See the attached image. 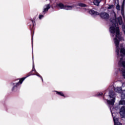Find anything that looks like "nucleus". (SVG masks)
<instances>
[{"mask_svg": "<svg viewBox=\"0 0 125 125\" xmlns=\"http://www.w3.org/2000/svg\"><path fill=\"white\" fill-rule=\"evenodd\" d=\"M117 55V58L120 59L118 64L120 67L119 71H122L123 78L125 79V61L124 56H125V52H116Z\"/></svg>", "mask_w": 125, "mask_h": 125, "instance_id": "1", "label": "nucleus"}, {"mask_svg": "<svg viewBox=\"0 0 125 125\" xmlns=\"http://www.w3.org/2000/svg\"><path fill=\"white\" fill-rule=\"evenodd\" d=\"M116 92H121V100L119 102V105H125V90L122 91V87H117L115 89Z\"/></svg>", "mask_w": 125, "mask_h": 125, "instance_id": "2", "label": "nucleus"}, {"mask_svg": "<svg viewBox=\"0 0 125 125\" xmlns=\"http://www.w3.org/2000/svg\"><path fill=\"white\" fill-rule=\"evenodd\" d=\"M110 112L112 115V117L113 118V121L114 123V125H123L122 123L119 122V118L114 116V113L113 112V110L114 113L117 112V110H118V107H115V108H113V107L110 108Z\"/></svg>", "mask_w": 125, "mask_h": 125, "instance_id": "3", "label": "nucleus"}, {"mask_svg": "<svg viewBox=\"0 0 125 125\" xmlns=\"http://www.w3.org/2000/svg\"><path fill=\"white\" fill-rule=\"evenodd\" d=\"M57 6L58 7H60L61 9H65V10H72L74 7H75L76 6L75 5H64L63 3H59L57 5Z\"/></svg>", "mask_w": 125, "mask_h": 125, "instance_id": "4", "label": "nucleus"}, {"mask_svg": "<svg viewBox=\"0 0 125 125\" xmlns=\"http://www.w3.org/2000/svg\"><path fill=\"white\" fill-rule=\"evenodd\" d=\"M29 76H30V75H28L26 77L21 78V80H20L19 83H12L11 85L13 86V87L12 88V91H14V90H16V89H17V86H18L19 85L20 83L21 84V83H23V82H24V80H25V79H26L27 78H28V77H29Z\"/></svg>", "mask_w": 125, "mask_h": 125, "instance_id": "5", "label": "nucleus"}, {"mask_svg": "<svg viewBox=\"0 0 125 125\" xmlns=\"http://www.w3.org/2000/svg\"><path fill=\"white\" fill-rule=\"evenodd\" d=\"M109 98L110 100H107V103L109 105H111V106H114V104H115V101L116 100V97L115 96V95L113 94H110L109 95Z\"/></svg>", "mask_w": 125, "mask_h": 125, "instance_id": "6", "label": "nucleus"}, {"mask_svg": "<svg viewBox=\"0 0 125 125\" xmlns=\"http://www.w3.org/2000/svg\"><path fill=\"white\" fill-rule=\"evenodd\" d=\"M119 114L121 118H125V106H122L120 109Z\"/></svg>", "mask_w": 125, "mask_h": 125, "instance_id": "7", "label": "nucleus"}, {"mask_svg": "<svg viewBox=\"0 0 125 125\" xmlns=\"http://www.w3.org/2000/svg\"><path fill=\"white\" fill-rule=\"evenodd\" d=\"M101 18L103 19H105V20H107V19H109V14L107 13H101L100 15Z\"/></svg>", "mask_w": 125, "mask_h": 125, "instance_id": "8", "label": "nucleus"}, {"mask_svg": "<svg viewBox=\"0 0 125 125\" xmlns=\"http://www.w3.org/2000/svg\"><path fill=\"white\" fill-rule=\"evenodd\" d=\"M125 0H124L123 3L122 5L121 14L123 16V18H125Z\"/></svg>", "mask_w": 125, "mask_h": 125, "instance_id": "9", "label": "nucleus"}, {"mask_svg": "<svg viewBox=\"0 0 125 125\" xmlns=\"http://www.w3.org/2000/svg\"><path fill=\"white\" fill-rule=\"evenodd\" d=\"M49 8H50V4H47L46 5H45L43 7V12H47Z\"/></svg>", "mask_w": 125, "mask_h": 125, "instance_id": "10", "label": "nucleus"}, {"mask_svg": "<svg viewBox=\"0 0 125 125\" xmlns=\"http://www.w3.org/2000/svg\"><path fill=\"white\" fill-rule=\"evenodd\" d=\"M89 13L92 15L93 16H97V15H99V13L94 11V10H90L89 11Z\"/></svg>", "mask_w": 125, "mask_h": 125, "instance_id": "11", "label": "nucleus"}, {"mask_svg": "<svg viewBox=\"0 0 125 125\" xmlns=\"http://www.w3.org/2000/svg\"><path fill=\"white\" fill-rule=\"evenodd\" d=\"M34 70L36 72V74H35L36 76H37L38 77H39L40 78H41L42 82H43V79H42V77L40 75V74H39V73L37 72L36 70H35V64H34V63H33L32 71H34Z\"/></svg>", "mask_w": 125, "mask_h": 125, "instance_id": "12", "label": "nucleus"}, {"mask_svg": "<svg viewBox=\"0 0 125 125\" xmlns=\"http://www.w3.org/2000/svg\"><path fill=\"white\" fill-rule=\"evenodd\" d=\"M115 4H117L116 9H117V10H121V6L119 4V0H115Z\"/></svg>", "mask_w": 125, "mask_h": 125, "instance_id": "13", "label": "nucleus"}, {"mask_svg": "<svg viewBox=\"0 0 125 125\" xmlns=\"http://www.w3.org/2000/svg\"><path fill=\"white\" fill-rule=\"evenodd\" d=\"M101 2V0H94V4L95 5H99V3Z\"/></svg>", "mask_w": 125, "mask_h": 125, "instance_id": "14", "label": "nucleus"}, {"mask_svg": "<svg viewBox=\"0 0 125 125\" xmlns=\"http://www.w3.org/2000/svg\"><path fill=\"white\" fill-rule=\"evenodd\" d=\"M118 21L119 25H122L123 24V19L121 16L118 18Z\"/></svg>", "mask_w": 125, "mask_h": 125, "instance_id": "15", "label": "nucleus"}, {"mask_svg": "<svg viewBox=\"0 0 125 125\" xmlns=\"http://www.w3.org/2000/svg\"><path fill=\"white\" fill-rule=\"evenodd\" d=\"M79 6H81L82 7H85V6H86V5L83 3H81L79 4Z\"/></svg>", "mask_w": 125, "mask_h": 125, "instance_id": "16", "label": "nucleus"}, {"mask_svg": "<svg viewBox=\"0 0 125 125\" xmlns=\"http://www.w3.org/2000/svg\"><path fill=\"white\" fill-rule=\"evenodd\" d=\"M57 94H58L59 95H61V96H64V94L62 93V92H56Z\"/></svg>", "mask_w": 125, "mask_h": 125, "instance_id": "17", "label": "nucleus"}, {"mask_svg": "<svg viewBox=\"0 0 125 125\" xmlns=\"http://www.w3.org/2000/svg\"><path fill=\"white\" fill-rule=\"evenodd\" d=\"M112 8H114V5H109V6L108 7V9H112Z\"/></svg>", "mask_w": 125, "mask_h": 125, "instance_id": "18", "label": "nucleus"}, {"mask_svg": "<svg viewBox=\"0 0 125 125\" xmlns=\"http://www.w3.org/2000/svg\"><path fill=\"white\" fill-rule=\"evenodd\" d=\"M42 18H43V15H40L39 16V19H42Z\"/></svg>", "mask_w": 125, "mask_h": 125, "instance_id": "19", "label": "nucleus"}, {"mask_svg": "<svg viewBox=\"0 0 125 125\" xmlns=\"http://www.w3.org/2000/svg\"><path fill=\"white\" fill-rule=\"evenodd\" d=\"M114 88V86L112 85L111 87H109V90H111V89H113Z\"/></svg>", "mask_w": 125, "mask_h": 125, "instance_id": "20", "label": "nucleus"}, {"mask_svg": "<svg viewBox=\"0 0 125 125\" xmlns=\"http://www.w3.org/2000/svg\"><path fill=\"white\" fill-rule=\"evenodd\" d=\"M103 94L102 93H99V94H98V96H100L101 95H103Z\"/></svg>", "mask_w": 125, "mask_h": 125, "instance_id": "21", "label": "nucleus"}, {"mask_svg": "<svg viewBox=\"0 0 125 125\" xmlns=\"http://www.w3.org/2000/svg\"><path fill=\"white\" fill-rule=\"evenodd\" d=\"M32 23L33 24V26L35 25V21H32Z\"/></svg>", "mask_w": 125, "mask_h": 125, "instance_id": "22", "label": "nucleus"}, {"mask_svg": "<svg viewBox=\"0 0 125 125\" xmlns=\"http://www.w3.org/2000/svg\"><path fill=\"white\" fill-rule=\"evenodd\" d=\"M122 86H125V83H123L122 84Z\"/></svg>", "mask_w": 125, "mask_h": 125, "instance_id": "23", "label": "nucleus"}]
</instances>
